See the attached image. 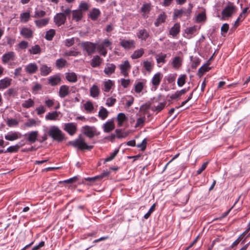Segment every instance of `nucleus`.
<instances>
[{
    "label": "nucleus",
    "instance_id": "0eeeda50",
    "mask_svg": "<svg viewBox=\"0 0 250 250\" xmlns=\"http://www.w3.org/2000/svg\"><path fill=\"white\" fill-rule=\"evenodd\" d=\"M63 129L70 135H73L76 132L77 125L74 123H69L64 124Z\"/></svg>",
    "mask_w": 250,
    "mask_h": 250
},
{
    "label": "nucleus",
    "instance_id": "393cba45",
    "mask_svg": "<svg viewBox=\"0 0 250 250\" xmlns=\"http://www.w3.org/2000/svg\"><path fill=\"white\" fill-rule=\"evenodd\" d=\"M100 89L96 85H93L90 88V95L93 98H97L100 94Z\"/></svg>",
    "mask_w": 250,
    "mask_h": 250
},
{
    "label": "nucleus",
    "instance_id": "f8f14e48",
    "mask_svg": "<svg viewBox=\"0 0 250 250\" xmlns=\"http://www.w3.org/2000/svg\"><path fill=\"white\" fill-rule=\"evenodd\" d=\"M2 62L3 63H7L9 61H13L15 60V54L14 52L10 51L5 53L2 56Z\"/></svg>",
    "mask_w": 250,
    "mask_h": 250
},
{
    "label": "nucleus",
    "instance_id": "473e14b6",
    "mask_svg": "<svg viewBox=\"0 0 250 250\" xmlns=\"http://www.w3.org/2000/svg\"><path fill=\"white\" fill-rule=\"evenodd\" d=\"M166 103L165 102L159 103L157 105L154 104L151 107V110L153 111L159 112L161 111L165 107Z\"/></svg>",
    "mask_w": 250,
    "mask_h": 250
},
{
    "label": "nucleus",
    "instance_id": "8fccbe9b",
    "mask_svg": "<svg viewBox=\"0 0 250 250\" xmlns=\"http://www.w3.org/2000/svg\"><path fill=\"white\" fill-rule=\"evenodd\" d=\"M80 54V52L77 51L76 50H69L65 51L64 54L63 56L65 57H68V56H77Z\"/></svg>",
    "mask_w": 250,
    "mask_h": 250
},
{
    "label": "nucleus",
    "instance_id": "a19ab883",
    "mask_svg": "<svg viewBox=\"0 0 250 250\" xmlns=\"http://www.w3.org/2000/svg\"><path fill=\"white\" fill-rule=\"evenodd\" d=\"M30 15L29 12L22 13L20 15V20L22 22H27L30 19Z\"/></svg>",
    "mask_w": 250,
    "mask_h": 250
},
{
    "label": "nucleus",
    "instance_id": "c756f323",
    "mask_svg": "<svg viewBox=\"0 0 250 250\" xmlns=\"http://www.w3.org/2000/svg\"><path fill=\"white\" fill-rule=\"evenodd\" d=\"M23 145H24V144H21V145L17 144L15 146H11L7 148L6 150H5L4 151V153L16 152L19 150V149H20L21 146H22Z\"/></svg>",
    "mask_w": 250,
    "mask_h": 250
},
{
    "label": "nucleus",
    "instance_id": "cd10ccee",
    "mask_svg": "<svg viewBox=\"0 0 250 250\" xmlns=\"http://www.w3.org/2000/svg\"><path fill=\"white\" fill-rule=\"evenodd\" d=\"M83 14L81 9L75 10L72 11V19L77 21H80L82 18Z\"/></svg>",
    "mask_w": 250,
    "mask_h": 250
},
{
    "label": "nucleus",
    "instance_id": "de8ad7c7",
    "mask_svg": "<svg viewBox=\"0 0 250 250\" xmlns=\"http://www.w3.org/2000/svg\"><path fill=\"white\" fill-rule=\"evenodd\" d=\"M146 118L145 116L140 117L137 120V122L135 125V127L137 128L138 127H142L144 126V123L146 121Z\"/></svg>",
    "mask_w": 250,
    "mask_h": 250
},
{
    "label": "nucleus",
    "instance_id": "2f4dec72",
    "mask_svg": "<svg viewBox=\"0 0 250 250\" xmlns=\"http://www.w3.org/2000/svg\"><path fill=\"white\" fill-rule=\"evenodd\" d=\"M66 79L68 81L71 83H75L77 81V77L74 72L66 73Z\"/></svg>",
    "mask_w": 250,
    "mask_h": 250
},
{
    "label": "nucleus",
    "instance_id": "3c124183",
    "mask_svg": "<svg viewBox=\"0 0 250 250\" xmlns=\"http://www.w3.org/2000/svg\"><path fill=\"white\" fill-rule=\"evenodd\" d=\"M143 66L145 69L148 72H150L151 71L153 64L151 62L148 61H145L143 62Z\"/></svg>",
    "mask_w": 250,
    "mask_h": 250
},
{
    "label": "nucleus",
    "instance_id": "13d9d810",
    "mask_svg": "<svg viewBox=\"0 0 250 250\" xmlns=\"http://www.w3.org/2000/svg\"><path fill=\"white\" fill-rule=\"evenodd\" d=\"M118 152L119 149H115L113 152L110 154L109 156L106 157L104 159V162H107L112 160L116 157Z\"/></svg>",
    "mask_w": 250,
    "mask_h": 250
},
{
    "label": "nucleus",
    "instance_id": "dca6fc26",
    "mask_svg": "<svg viewBox=\"0 0 250 250\" xmlns=\"http://www.w3.org/2000/svg\"><path fill=\"white\" fill-rule=\"evenodd\" d=\"M40 71L41 76H46L51 72L52 68L45 64H42L40 67Z\"/></svg>",
    "mask_w": 250,
    "mask_h": 250
},
{
    "label": "nucleus",
    "instance_id": "9d476101",
    "mask_svg": "<svg viewBox=\"0 0 250 250\" xmlns=\"http://www.w3.org/2000/svg\"><path fill=\"white\" fill-rule=\"evenodd\" d=\"M25 71L29 74H33L38 70V66L35 62L29 63L25 66Z\"/></svg>",
    "mask_w": 250,
    "mask_h": 250
},
{
    "label": "nucleus",
    "instance_id": "680f3d73",
    "mask_svg": "<svg viewBox=\"0 0 250 250\" xmlns=\"http://www.w3.org/2000/svg\"><path fill=\"white\" fill-rule=\"evenodd\" d=\"M7 125L9 127L17 126L18 125V122L15 119H9L7 121Z\"/></svg>",
    "mask_w": 250,
    "mask_h": 250
},
{
    "label": "nucleus",
    "instance_id": "ea45409f",
    "mask_svg": "<svg viewBox=\"0 0 250 250\" xmlns=\"http://www.w3.org/2000/svg\"><path fill=\"white\" fill-rule=\"evenodd\" d=\"M29 52L30 54L36 55L39 54L41 52V49L39 45H35L33 46L29 50Z\"/></svg>",
    "mask_w": 250,
    "mask_h": 250
},
{
    "label": "nucleus",
    "instance_id": "c9c22d12",
    "mask_svg": "<svg viewBox=\"0 0 250 250\" xmlns=\"http://www.w3.org/2000/svg\"><path fill=\"white\" fill-rule=\"evenodd\" d=\"M108 114V112L106 110V108L101 107V109L100 110L98 113L99 117L102 120H104L107 116Z\"/></svg>",
    "mask_w": 250,
    "mask_h": 250
},
{
    "label": "nucleus",
    "instance_id": "79ce46f5",
    "mask_svg": "<svg viewBox=\"0 0 250 250\" xmlns=\"http://www.w3.org/2000/svg\"><path fill=\"white\" fill-rule=\"evenodd\" d=\"M117 119L118 122V125L121 126L122 125L123 122L126 120V117L124 113H120L117 116Z\"/></svg>",
    "mask_w": 250,
    "mask_h": 250
},
{
    "label": "nucleus",
    "instance_id": "c85d7f7f",
    "mask_svg": "<svg viewBox=\"0 0 250 250\" xmlns=\"http://www.w3.org/2000/svg\"><path fill=\"white\" fill-rule=\"evenodd\" d=\"M59 116V113L57 111H53L52 112H48L45 116L46 120H56Z\"/></svg>",
    "mask_w": 250,
    "mask_h": 250
},
{
    "label": "nucleus",
    "instance_id": "bf43d9fd",
    "mask_svg": "<svg viewBox=\"0 0 250 250\" xmlns=\"http://www.w3.org/2000/svg\"><path fill=\"white\" fill-rule=\"evenodd\" d=\"M75 43V38L67 39L64 41V44L67 47L72 46Z\"/></svg>",
    "mask_w": 250,
    "mask_h": 250
},
{
    "label": "nucleus",
    "instance_id": "e2e57ef3",
    "mask_svg": "<svg viewBox=\"0 0 250 250\" xmlns=\"http://www.w3.org/2000/svg\"><path fill=\"white\" fill-rule=\"evenodd\" d=\"M35 110L38 115H41L45 112L46 109L45 107L43 105H41L39 106L36 107Z\"/></svg>",
    "mask_w": 250,
    "mask_h": 250
},
{
    "label": "nucleus",
    "instance_id": "6e6552de",
    "mask_svg": "<svg viewBox=\"0 0 250 250\" xmlns=\"http://www.w3.org/2000/svg\"><path fill=\"white\" fill-rule=\"evenodd\" d=\"M121 70V74L125 77H127L128 75V71L131 68V65L126 60L122 64H121L119 66Z\"/></svg>",
    "mask_w": 250,
    "mask_h": 250
},
{
    "label": "nucleus",
    "instance_id": "4d7b16f0",
    "mask_svg": "<svg viewBox=\"0 0 250 250\" xmlns=\"http://www.w3.org/2000/svg\"><path fill=\"white\" fill-rule=\"evenodd\" d=\"M46 15V12L43 10H36L35 12V14L33 16V17L35 18L43 17Z\"/></svg>",
    "mask_w": 250,
    "mask_h": 250
},
{
    "label": "nucleus",
    "instance_id": "2eb2a0df",
    "mask_svg": "<svg viewBox=\"0 0 250 250\" xmlns=\"http://www.w3.org/2000/svg\"><path fill=\"white\" fill-rule=\"evenodd\" d=\"M116 67V65L113 63H107L104 69V73L109 76L115 72Z\"/></svg>",
    "mask_w": 250,
    "mask_h": 250
},
{
    "label": "nucleus",
    "instance_id": "864d4df0",
    "mask_svg": "<svg viewBox=\"0 0 250 250\" xmlns=\"http://www.w3.org/2000/svg\"><path fill=\"white\" fill-rule=\"evenodd\" d=\"M97 48L98 50L99 53L101 55H102L104 56H106V55L107 54V51L105 49V47L103 46V45H101V44H99L97 46Z\"/></svg>",
    "mask_w": 250,
    "mask_h": 250
},
{
    "label": "nucleus",
    "instance_id": "5701e85b",
    "mask_svg": "<svg viewBox=\"0 0 250 250\" xmlns=\"http://www.w3.org/2000/svg\"><path fill=\"white\" fill-rule=\"evenodd\" d=\"M19 133L17 132H10L5 135V139L7 140L13 141L20 138Z\"/></svg>",
    "mask_w": 250,
    "mask_h": 250
},
{
    "label": "nucleus",
    "instance_id": "20e7f679",
    "mask_svg": "<svg viewBox=\"0 0 250 250\" xmlns=\"http://www.w3.org/2000/svg\"><path fill=\"white\" fill-rule=\"evenodd\" d=\"M83 49L85 51L88 55H91L95 52L96 45L90 42H83L81 43Z\"/></svg>",
    "mask_w": 250,
    "mask_h": 250
},
{
    "label": "nucleus",
    "instance_id": "1a4fd4ad",
    "mask_svg": "<svg viewBox=\"0 0 250 250\" xmlns=\"http://www.w3.org/2000/svg\"><path fill=\"white\" fill-rule=\"evenodd\" d=\"M47 80L48 84L54 86L61 83V78L59 75L56 74L49 77Z\"/></svg>",
    "mask_w": 250,
    "mask_h": 250
},
{
    "label": "nucleus",
    "instance_id": "052dcab7",
    "mask_svg": "<svg viewBox=\"0 0 250 250\" xmlns=\"http://www.w3.org/2000/svg\"><path fill=\"white\" fill-rule=\"evenodd\" d=\"M144 87V84L142 82H138L135 85V91L136 93H140L142 90H143Z\"/></svg>",
    "mask_w": 250,
    "mask_h": 250
},
{
    "label": "nucleus",
    "instance_id": "9b49d317",
    "mask_svg": "<svg viewBox=\"0 0 250 250\" xmlns=\"http://www.w3.org/2000/svg\"><path fill=\"white\" fill-rule=\"evenodd\" d=\"M135 41L134 40H122L120 42V45L125 49H130L135 48Z\"/></svg>",
    "mask_w": 250,
    "mask_h": 250
},
{
    "label": "nucleus",
    "instance_id": "a18cd8bd",
    "mask_svg": "<svg viewBox=\"0 0 250 250\" xmlns=\"http://www.w3.org/2000/svg\"><path fill=\"white\" fill-rule=\"evenodd\" d=\"M113 85V82L108 80L104 82V91L105 92H108L111 88L112 86Z\"/></svg>",
    "mask_w": 250,
    "mask_h": 250
},
{
    "label": "nucleus",
    "instance_id": "37998d69",
    "mask_svg": "<svg viewBox=\"0 0 250 250\" xmlns=\"http://www.w3.org/2000/svg\"><path fill=\"white\" fill-rule=\"evenodd\" d=\"M167 55L165 54H161L156 55V62L158 63H164L166 62V58Z\"/></svg>",
    "mask_w": 250,
    "mask_h": 250
},
{
    "label": "nucleus",
    "instance_id": "f704fd0d",
    "mask_svg": "<svg viewBox=\"0 0 250 250\" xmlns=\"http://www.w3.org/2000/svg\"><path fill=\"white\" fill-rule=\"evenodd\" d=\"M144 53V50L143 48L135 50L131 55V58L132 59H136L140 58Z\"/></svg>",
    "mask_w": 250,
    "mask_h": 250
},
{
    "label": "nucleus",
    "instance_id": "b1692460",
    "mask_svg": "<svg viewBox=\"0 0 250 250\" xmlns=\"http://www.w3.org/2000/svg\"><path fill=\"white\" fill-rule=\"evenodd\" d=\"M49 18H43L34 21L36 26L38 28H41L46 26L49 22Z\"/></svg>",
    "mask_w": 250,
    "mask_h": 250
},
{
    "label": "nucleus",
    "instance_id": "a878e982",
    "mask_svg": "<svg viewBox=\"0 0 250 250\" xmlns=\"http://www.w3.org/2000/svg\"><path fill=\"white\" fill-rule=\"evenodd\" d=\"M38 131H33L29 133L28 134L27 141L31 143H35L38 136Z\"/></svg>",
    "mask_w": 250,
    "mask_h": 250
},
{
    "label": "nucleus",
    "instance_id": "aec40b11",
    "mask_svg": "<svg viewBox=\"0 0 250 250\" xmlns=\"http://www.w3.org/2000/svg\"><path fill=\"white\" fill-rule=\"evenodd\" d=\"M12 80L8 77H5L0 80V90L4 89L9 87L12 82Z\"/></svg>",
    "mask_w": 250,
    "mask_h": 250
},
{
    "label": "nucleus",
    "instance_id": "4be33fe9",
    "mask_svg": "<svg viewBox=\"0 0 250 250\" xmlns=\"http://www.w3.org/2000/svg\"><path fill=\"white\" fill-rule=\"evenodd\" d=\"M167 15L164 12H161L158 16L154 22V25L156 27H158L161 24L165 22Z\"/></svg>",
    "mask_w": 250,
    "mask_h": 250
},
{
    "label": "nucleus",
    "instance_id": "f3484780",
    "mask_svg": "<svg viewBox=\"0 0 250 250\" xmlns=\"http://www.w3.org/2000/svg\"><path fill=\"white\" fill-rule=\"evenodd\" d=\"M70 93L69 87L66 85H62L60 87L59 95L62 98H64Z\"/></svg>",
    "mask_w": 250,
    "mask_h": 250
},
{
    "label": "nucleus",
    "instance_id": "603ef678",
    "mask_svg": "<svg viewBox=\"0 0 250 250\" xmlns=\"http://www.w3.org/2000/svg\"><path fill=\"white\" fill-rule=\"evenodd\" d=\"M186 79V75H181L179 76L177 80V84L178 86L182 87L185 83Z\"/></svg>",
    "mask_w": 250,
    "mask_h": 250
},
{
    "label": "nucleus",
    "instance_id": "338daca9",
    "mask_svg": "<svg viewBox=\"0 0 250 250\" xmlns=\"http://www.w3.org/2000/svg\"><path fill=\"white\" fill-rule=\"evenodd\" d=\"M37 125L36 121L34 119H29L28 121L25 124L26 127H31L32 126H36Z\"/></svg>",
    "mask_w": 250,
    "mask_h": 250
},
{
    "label": "nucleus",
    "instance_id": "7ed1b4c3",
    "mask_svg": "<svg viewBox=\"0 0 250 250\" xmlns=\"http://www.w3.org/2000/svg\"><path fill=\"white\" fill-rule=\"evenodd\" d=\"M237 8L233 3L228 2L227 5L222 11V16L223 18H229L232 16L235 13Z\"/></svg>",
    "mask_w": 250,
    "mask_h": 250
},
{
    "label": "nucleus",
    "instance_id": "7c9ffc66",
    "mask_svg": "<svg viewBox=\"0 0 250 250\" xmlns=\"http://www.w3.org/2000/svg\"><path fill=\"white\" fill-rule=\"evenodd\" d=\"M34 104L35 103L34 101L31 98H29L27 100L23 101L21 104V106L23 108H29L33 107L34 106Z\"/></svg>",
    "mask_w": 250,
    "mask_h": 250
},
{
    "label": "nucleus",
    "instance_id": "423d86ee",
    "mask_svg": "<svg viewBox=\"0 0 250 250\" xmlns=\"http://www.w3.org/2000/svg\"><path fill=\"white\" fill-rule=\"evenodd\" d=\"M66 20V17L62 13H58L54 17V21L58 26L63 24Z\"/></svg>",
    "mask_w": 250,
    "mask_h": 250
},
{
    "label": "nucleus",
    "instance_id": "bb28decb",
    "mask_svg": "<svg viewBox=\"0 0 250 250\" xmlns=\"http://www.w3.org/2000/svg\"><path fill=\"white\" fill-rule=\"evenodd\" d=\"M180 24L176 23L171 28L169 31L170 35L173 37L176 36L180 32Z\"/></svg>",
    "mask_w": 250,
    "mask_h": 250
},
{
    "label": "nucleus",
    "instance_id": "4c0bfd02",
    "mask_svg": "<svg viewBox=\"0 0 250 250\" xmlns=\"http://www.w3.org/2000/svg\"><path fill=\"white\" fill-rule=\"evenodd\" d=\"M55 34V30L54 29H51L46 32L45 35V39L47 41H52Z\"/></svg>",
    "mask_w": 250,
    "mask_h": 250
},
{
    "label": "nucleus",
    "instance_id": "774afa93",
    "mask_svg": "<svg viewBox=\"0 0 250 250\" xmlns=\"http://www.w3.org/2000/svg\"><path fill=\"white\" fill-rule=\"evenodd\" d=\"M141 11L145 13H148L150 11V4L148 3L143 4L141 8Z\"/></svg>",
    "mask_w": 250,
    "mask_h": 250
},
{
    "label": "nucleus",
    "instance_id": "a211bd4d",
    "mask_svg": "<svg viewBox=\"0 0 250 250\" xmlns=\"http://www.w3.org/2000/svg\"><path fill=\"white\" fill-rule=\"evenodd\" d=\"M103 61V59L99 56L96 55L93 57L90 62V64L92 67H98L100 66Z\"/></svg>",
    "mask_w": 250,
    "mask_h": 250
},
{
    "label": "nucleus",
    "instance_id": "ddd939ff",
    "mask_svg": "<svg viewBox=\"0 0 250 250\" xmlns=\"http://www.w3.org/2000/svg\"><path fill=\"white\" fill-rule=\"evenodd\" d=\"M162 74L158 72L155 74L152 78L151 83L155 89H157L162 79Z\"/></svg>",
    "mask_w": 250,
    "mask_h": 250
},
{
    "label": "nucleus",
    "instance_id": "39448f33",
    "mask_svg": "<svg viewBox=\"0 0 250 250\" xmlns=\"http://www.w3.org/2000/svg\"><path fill=\"white\" fill-rule=\"evenodd\" d=\"M83 128V133L89 138H92L94 136H98L100 134L94 126L85 125Z\"/></svg>",
    "mask_w": 250,
    "mask_h": 250
},
{
    "label": "nucleus",
    "instance_id": "0e129e2a",
    "mask_svg": "<svg viewBox=\"0 0 250 250\" xmlns=\"http://www.w3.org/2000/svg\"><path fill=\"white\" fill-rule=\"evenodd\" d=\"M209 69L208 65H204L199 69L198 73L199 75H202L205 72L208 71Z\"/></svg>",
    "mask_w": 250,
    "mask_h": 250
},
{
    "label": "nucleus",
    "instance_id": "f257e3e1",
    "mask_svg": "<svg viewBox=\"0 0 250 250\" xmlns=\"http://www.w3.org/2000/svg\"><path fill=\"white\" fill-rule=\"evenodd\" d=\"M67 144L80 150H91L93 147V146L88 145L81 135L75 140L68 142Z\"/></svg>",
    "mask_w": 250,
    "mask_h": 250
},
{
    "label": "nucleus",
    "instance_id": "c03bdc74",
    "mask_svg": "<svg viewBox=\"0 0 250 250\" xmlns=\"http://www.w3.org/2000/svg\"><path fill=\"white\" fill-rule=\"evenodd\" d=\"M190 60L191 61V66L192 68L195 69L200 64V60L198 58H193L192 56L190 57Z\"/></svg>",
    "mask_w": 250,
    "mask_h": 250
},
{
    "label": "nucleus",
    "instance_id": "49530a36",
    "mask_svg": "<svg viewBox=\"0 0 250 250\" xmlns=\"http://www.w3.org/2000/svg\"><path fill=\"white\" fill-rule=\"evenodd\" d=\"M185 13H186V11L183 9L175 10L173 14V18L175 19L178 17H181L183 15H185Z\"/></svg>",
    "mask_w": 250,
    "mask_h": 250
},
{
    "label": "nucleus",
    "instance_id": "412c9836",
    "mask_svg": "<svg viewBox=\"0 0 250 250\" xmlns=\"http://www.w3.org/2000/svg\"><path fill=\"white\" fill-rule=\"evenodd\" d=\"M115 128L114 122L110 120L106 122L103 125V129L104 132L108 133L113 130Z\"/></svg>",
    "mask_w": 250,
    "mask_h": 250
},
{
    "label": "nucleus",
    "instance_id": "09e8293b",
    "mask_svg": "<svg viewBox=\"0 0 250 250\" xmlns=\"http://www.w3.org/2000/svg\"><path fill=\"white\" fill-rule=\"evenodd\" d=\"M84 108L86 111L88 112H92L94 109V106L92 103L90 101H87L84 104Z\"/></svg>",
    "mask_w": 250,
    "mask_h": 250
},
{
    "label": "nucleus",
    "instance_id": "72a5a7b5",
    "mask_svg": "<svg viewBox=\"0 0 250 250\" xmlns=\"http://www.w3.org/2000/svg\"><path fill=\"white\" fill-rule=\"evenodd\" d=\"M100 11L98 9L94 8L92 11L90 13V17L93 20H96L100 15Z\"/></svg>",
    "mask_w": 250,
    "mask_h": 250
},
{
    "label": "nucleus",
    "instance_id": "69168bd1",
    "mask_svg": "<svg viewBox=\"0 0 250 250\" xmlns=\"http://www.w3.org/2000/svg\"><path fill=\"white\" fill-rule=\"evenodd\" d=\"M229 29V25L228 23H224L221 28V34L223 36H225V34H226L227 32L228 31V30Z\"/></svg>",
    "mask_w": 250,
    "mask_h": 250
},
{
    "label": "nucleus",
    "instance_id": "6e6d98bb",
    "mask_svg": "<svg viewBox=\"0 0 250 250\" xmlns=\"http://www.w3.org/2000/svg\"><path fill=\"white\" fill-rule=\"evenodd\" d=\"M197 30L196 27L195 26L187 28L185 29V33L188 35H191L194 34Z\"/></svg>",
    "mask_w": 250,
    "mask_h": 250
},
{
    "label": "nucleus",
    "instance_id": "e433bc0d",
    "mask_svg": "<svg viewBox=\"0 0 250 250\" xmlns=\"http://www.w3.org/2000/svg\"><path fill=\"white\" fill-rule=\"evenodd\" d=\"M172 64L174 68H179L182 65V60L180 57L179 56L174 57Z\"/></svg>",
    "mask_w": 250,
    "mask_h": 250
},
{
    "label": "nucleus",
    "instance_id": "58836bf2",
    "mask_svg": "<svg viewBox=\"0 0 250 250\" xmlns=\"http://www.w3.org/2000/svg\"><path fill=\"white\" fill-rule=\"evenodd\" d=\"M66 64L67 62L64 59L61 58L56 61V66L59 69L65 67Z\"/></svg>",
    "mask_w": 250,
    "mask_h": 250
},
{
    "label": "nucleus",
    "instance_id": "5fc2aeb1",
    "mask_svg": "<svg viewBox=\"0 0 250 250\" xmlns=\"http://www.w3.org/2000/svg\"><path fill=\"white\" fill-rule=\"evenodd\" d=\"M42 85L38 83H36L32 88V93L34 94H36L39 91L42 89Z\"/></svg>",
    "mask_w": 250,
    "mask_h": 250
},
{
    "label": "nucleus",
    "instance_id": "f03ea898",
    "mask_svg": "<svg viewBox=\"0 0 250 250\" xmlns=\"http://www.w3.org/2000/svg\"><path fill=\"white\" fill-rule=\"evenodd\" d=\"M48 134L53 140L58 142H61L65 139L63 133L58 126L55 125H52L49 127Z\"/></svg>",
    "mask_w": 250,
    "mask_h": 250
},
{
    "label": "nucleus",
    "instance_id": "6ab92c4d",
    "mask_svg": "<svg viewBox=\"0 0 250 250\" xmlns=\"http://www.w3.org/2000/svg\"><path fill=\"white\" fill-rule=\"evenodd\" d=\"M33 31L27 27H23L20 31V34L25 38H32L33 37Z\"/></svg>",
    "mask_w": 250,
    "mask_h": 250
},
{
    "label": "nucleus",
    "instance_id": "4468645a",
    "mask_svg": "<svg viewBox=\"0 0 250 250\" xmlns=\"http://www.w3.org/2000/svg\"><path fill=\"white\" fill-rule=\"evenodd\" d=\"M137 38L142 41H146L149 37V34L146 29H141L136 34Z\"/></svg>",
    "mask_w": 250,
    "mask_h": 250
}]
</instances>
